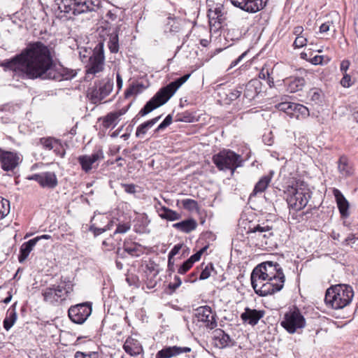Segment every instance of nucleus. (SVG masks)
<instances>
[{"label": "nucleus", "instance_id": "1", "mask_svg": "<svg viewBox=\"0 0 358 358\" xmlns=\"http://www.w3.org/2000/svg\"><path fill=\"white\" fill-rule=\"evenodd\" d=\"M2 66L22 79L62 80L75 76L72 70L65 73L55 70L49 48L41 41L29 43L20 53L4 60Z\"/></svg>", "mask_w": 358, "mask_h": 358}, {"label": "nucleus", "instance_id": "2", "mask_svg": "<svg viewBox=\"0 0 358 358\" xmlns=\"http://www.w3.org/2000/svg\"><path fill=\"white\" fill-rule=\"evenodd\" d=\"M269 278L272 280L278 281L275 285H267L263 288L264 292L267 293L273 290H281L285 282V275L282 266L276 262L266 261L258 264L252 270L250 280L258 282H264V280Z\"/></svg>", "mask_w": 358, "mask_h": 358}, {"label": "nucleus", "instance_id": "3", "mask_svg": "<svg viewBox=\"0 0 358 358\" xmlns=\"http://www.w3.org/2000/svg\"><path fill=\"white\" fill-rule=\"evenodd\" d=\"M189 76L190 74H185L159 89L132 119L131 122L135 124L139 117H143L166 103L175 94L177 90L188 80Z\"/></svg>", "mask_w": 358, "mask_h": 358}, {"label": "nucleus", "instance_id": "4", "mask_svg": "<svg viewBox=\"0 0 358 358\" xmlns=\"http://www.w3.org/2000/svg\"><path fill=\"white\" fill-rule=\"evenodd\" d=\"M354 296L352 287L346 284L331 286L325 293L324 302L328 307L335 310L348 306Z\"/></svg>", "mask_w": 358, "mask_h": 358}, {"label": "nucleus", "instance_id": "5", "mask_svg": "<svg viewBox=\"0 0 358 358\" xmlns=\"http://www.w3.org/2000/svg\"><path fill=\"white\" fill-rule=\"evenodd\" d=\"M286 201L289 208L299 211L304 208L311 197L312 192L303 184L296 182L288 185L284 191Z\"/></svg>", "mask_w": 358, "mask_h": 358}, {"label": "nucleus", "instance_id": "6", "mask_svg": "<svg viewBox=\"0 0 358 358\" xmlns=\"http://www.w3.org/2000/svg\"><path fill=\"white\" fill-rule=\"evenodd\" d=\"M213 162L220 171H231L233 175L236 169L243 166L241 155L229 149H223L213 156Z\"/></svg>", "mask_w": 358, "mask_h": 358}, {"label": "nucleus", "instance_id": "7", "mask_svg": "<svg viewBox=\"0 0 358 358\" xmlns=\"http://www.w3.org/2000/svg\"><path fill=\"white\" fill-rule=\"evenodd\" d=\"M73 284L52 285L44 288L41 294L43 301L50 305L57 306L62 304L73 292Z\"/></svg>", "mask_w": 358, "mask_h": 358}, {"label": "nucleus", "instance_id": "8", "mask_svg": "<svg viewBox=\"0 0 358 358\" xmlns=\"http://www.w3.org/2000/svg\"><path fill=\"white\" fill-rule=\"evenodd\" d=\"M99 3V0H65L59 8L64 13L78 15L94 10Z\"/></svg>", "mask_w": 358, "mask_h": 358}, {"label": "nucleus", "instance_id": "9", "mask_svg": "<svg viewBox=\"0 0 358 358\" xmlns=\"http://www.w3.org/2000/svg\"><path fill=\"white\" fill-rule=\"evenodd\" d=\"M280 324L288 333L294 334L306 326V320L299 308L294 306L285 314Z\"/></svg>", "mask_w": 358, "mask_h": 358}, {"label": "nucleus", "instance_id": "10", "mask_svg": "<svg viewBox=\"0 0 358 358\" xmlns=\"http://www.w3.org/2000/svg\"><path fill=\"white\" fill-rule=\"evenodd\" d=\"M113 87V78H104L94 83V86L90 89L87 97L94 104L100 103L111 92Z\"/></svg>", "mask_w": 358, "mask_h": 358}, {"label": "nucleus", "instance_id": "11", "mask_svg": "<svg viewBox=\"0 0 358 358\" xmlns=\"http://www.w3.org/2000/svg\"><path fill=\"white\" fill-rule=\"evenodd\" d=\"M104 54L102 43L97 44L94 50L93 54L90 57L85 66L86 77L92 78L96 73L103 71L104 69Z\"/></svg>", "mask_w": 358, "mask_h": 358}, {"label": "nucleus", "instance_id": "12", "mask_svg": "<svg viewBox=\"0 0 358 358\" xmlns=\"http://www.w3.org/2000/svg\"><path fill=\"white\" fill-rule=\"evenodd\" d=\"M92 310V303L86 301L71 306L68 310V315L73 322L81 324L90 317Z\"/></svg>", "mask_w": 358, "mask_h": 358}, {"label": "nucleus", "instance_id": "13", "mask_svg": "<svg viewBox=\"0 0 358 358\" xmlns=\"http://www.w3.org/2000/svg\"><path fill=\"white\" fill-rule=\"evenodd\" d=\"M22 162V155L17 151L5 150L0 148V166L4 171H13Z\"/></svg>", "mask_w": 358, "mask_h": 358}, {"label": "nucleus", "instance_id": "14", "mask_svg": "<svg viewBox=\"0 0 358 358\" xmlns=\"http://www.w3.org/2000/svg\"><path fill=\"white\" fill-rule=\"evenodd\" d=\"M104 158L102 150L99 149L94 152L92 155H83L78 157V162L81 166V169L85 173H89L93 169H97L99 166L98 161Z\"/></svg>", "mask_w": 358, "mask_h": 358}, {"label": "nucleus", "instance_id": "15", "mask_svg": "<svg viewBox=\"0 0 358 358\" xmlns=\"http://www.w3.org/2000/svg\"><path fill=\"white\" fill-rule=\"evenodd\" d=\"M195 316L207 329H213L217 325L216 313H213L208 306H200L195 309Z\"/></svg>", "mask_w": 358, "mask_h": 358}, {"label": "nucleus", "instance_id": "16", "mask_svg": "<svg viewBox=\"0 0 358 358\" xmlns=\"http://www.w3.org/2000/svg\"><path fill=\"white\" fill-rule=\"evenodd\" d=\"M243 86V105L249 104L262 92V83L259 79H252Z\"/></svg>", "mask_w": 358, "mask_h": 358}, {"label": "nucleus", "instance_id": "17", "mask_svg": "<svg viewBox=\"0 0 358 358\" xmlns=\"http://www.w3.org/2000/svg\"><path fill=\"white\" fill-rule=\"evenodd\" d=\"M236 7L248 13H256L263 9L268 0H230Z\"/></svg>", "mask_w": 358, "mask_h": 358}, {"label": "nucleus", "instance_id": "18", "mask_svg": "<svg viewBox=\"0 0 358 358\" xmlns=\"http://www.w3.org/2000/svg\"><path fill=\"white\" fill-rule=\"evenodd\" d=\"M28 178L36 181L43 188L54 189L58 185L57 178L54 172L47 171L36 173Z\"/></svg>", "mask_w": 358, "mask_h": 358}, {"label": "nucleus", "instance_id": "19", "mask_svg": "<svg viewBox=\"0 0 358 358\" xmlns=\"http://www.w3.org/2000/svg\"><path fill=\"white\" fill-rule=\"evenodd\" d=\"M264 310L252 309L246 307L244 312L241 314V319L244 323L255 326L258 323L259 320L264 317Z\"/></svg>", "mask_w": 358, "mask_h": 358}, {"label": "nucleus", "instance_id": "20", "mask_svg": "<svg viewBox=\"0 0 358 358\" xmlns=\"http://www.w3.org/2000/svg\"><path fill=\"white\" fill-rule=\"evenodd\" d=\"M191 348L189 347H178V346H169L162 348L156 354V358H171L182 353H187L191 352Z\"/></svg>", "mask_w": 358, "mask_h": 358}, {"label": "nucleus", "instance_id": "21", "mask_svg": "<svg viewBox=\"0 0 358 358\" xmlns=\"http://www.w3.org/2000/svg\"><path fill=\"white\" fill-rule=\"evenodd\" d=\"M213 340L215 346L219 348L234 346L235 342L222 329H217L214 331Z\"/></svg>", "mask_w": 358, "mask_h": 358}, {"label": "nucleus", "instance_id": "22", "mask_svg": "<svg viewBox=\"0 0 358 358\" xmlns=\"http://www.w3.org/2000/svg\"><path fill=\"white\" fill-rule=\"evenodd\" d=\"M123 349L126 353L131 357H136L143 353V348L141 343L136 338L129 336L124 345Z\"/></svg>", "mask_w": 358, "mask_h": 358}, {"label": "nucleus", "instance_id": "23", "mask_svg": "<svg viewBox=\"0 0 358 358\" xmlns=\"http://www.w3.org/2000/svg\"><path fill=\"white\" fill-rule=\"evenodd\" d=\"M273 176V172L270 171L267 175L262 176L257 182L255 184L252 192L249 196V199L257 196L266 191Z\"/></svg>", "mask_w": 358, "mask_h": 358}, {"label": "nucleus", "instance_id": "24", "mask_svg": "<svg viewBox=\"0 0 358 358\" xmlns=\"http://www.w3.org/2000/svg\"><path fill=\"white\" fill-rule=\"evenodd\" d=\"M334 196H335L338 208L342 218H347L349 213L350 204L343 194L340 190L334 188L333 190Z\"/></svg>", "mask_w": 358, "mask_h": 358}, {"label": "nucleus", "instance_id": "25", "mask_svg": "<svg viewBox=\"0 0 358 358\" xmlns=\"http://www.w3.org/2000/svg\"><path fill=\"white\" fill-rule=\"evenodd\" d=\"M123 248L127 255L131 257H139L145 253V247L138 243L125 239L123 242Z\"/></svg>", "mask_w": 358, "mask_h": 358}, {"label": "nucleus", "instance_id": "26", "mask_svg": "<svg viewBox=\"0 0 358 358\" xmlns=\"http://www.w3.org/2000/svg\"><path fill=\"white\" fill-rule=\"evenodd\" d=\"M155 207L159 216L163 220L168 221H175L181 218V215L180 213L164 206H162L159 201H157V203Z\"/></svg>", "mask_w": 358, "mask_h": 358}, {"label": "nucleus", "instance_id": "27", "mask_svg": "<svg viewBox=\"0 0 358 358\" xmlns=\"http://www.w3.org/2000/svg\"><path fill=\"white\" fill-rule=\"evenodd\" d=\"M271 280H273V278L271 279L268 278V279L264 280V282H255V281H251V284H252V288L255 290V292L260 296H266L268 295L273 294L278 292H280V290H273V291L270 292L269 293L266 292L267 290H266V292H264L263 288L264 287H266V285H269L271 286L273 285H275L276 283H279L278 281Z\"/></svg>", "mask_w": 358, "mask_h": 358}, {"label": "nucleus", "instance_id": "28", "mask_svg": "<svg viewBox=\"0 0 358 358\" xmlns=\"http://www.w3.org/2000/svg\"><path fill=\"white\" fill-rule=\"evenodd\" d=\"M284 83L287 86V90L290 93H294L303 89L306 81L302 77H291L284 80Z\"/></svg>", "mask_w": 358, "mask_h": 358}, {"label": "nucleus", "instance_id": "29", "mask_svg": "<svg viewBox=\"0 0 358 358\" xmlns=\"http://www.w3.org/2000/svg\"><path fill=\"white\" fill-rule=\"evenodd\" d=\"M271 230L272 227H269L268 224H265L264 223L262 224H258L252 227H249L248 234H258L259 238H268L273 235Z\"/></svg>", "mask_w": 358, "mask_h": 358}, {"label": "nucleus", "instance_id": "30", "mask_svg": "<svg viewBox=\"0 0 358 358\" xmlns=\"http://www.w3.org/2000/svg\"><path fill=\"white\" fill-rule=\"evenodd\" d=\"M37 243V238H32L22 243L20 248V254L18 255V261L22 263L29 256L34 247Z\"/></svg>", "mask_w": 358, "mask_h": 358}, {"label": "nucleus", "instance_id": "31", "mask_svg": "<svg viewBox=\"0 0 358 358\" xmlns=\"http://www.w3.org/2000/svg\"><path fill=\"white\" fill-rule=\"evenodd\" d=\"M243 86L238 85L234 89L229 90L227 92L225 93V98L224 99V101L226 104H231L234 101H237L238 102H242L241 95L243 93Z\"/></svg>", "mask_w": 358, "mask_h": 358}, {"label": "nucleus", "instance_id": "32", "mask_svg": "<svg viewBox=\"0 0 358 358\" xmlns=\"http://www.w3.org/2000/svg\"><path fill=\"white\" fill-rule=\"evenodd\" d=\"M338 169L339 173L345 177L350 176L353 173L352 166L350 164L348 158L345 155L340 157L338 161Z\"/></svg>", "mask_w": 358, "mask_h": 358}, {"label": "nucleus", "instance_id": "33", "mask_svg": "<svg viewBox=\"0 0 358 358\" xmlns=\"http://www.w3.org/2000/svg\"><path fill=\"white\" fill-rule=\"evenodd\" d=\"M197 227V223L194 219H187L173 224V227L185 233L194 231Z\"/></svg>", "mask_w": 358, "mask_h": 358}, {"label": "nucleus", "instance_id": "34", "mask_svg": "<svg viewBox=\"0 0 358 358\" xmlns=\"http://www.w3.org/2000/svg\"><path fill=\"white\" fill-rule=\"evenodd\" d=\"M16 304L13 303L7 310L6 317L3 320V328L8 331L17 320Z\"/></svg>", "mask_w": 358, "mask_h": 358}, {"label": "nucleus", "instance_id": "35", "mask_svg": "<svg viewBox=\"0 0 358 358\" xmlns=\"http://www.w3.org/2000/svg\"><path fill=\"white\" fill-rule=\"evenodd\" d=\"M161 118V115L152 118L150 120H148L142 124H141L137 128L136 131V136L137 138H142L147 133L148 130L152 127Z\"/></svg>", "mask_w": 358, "mask_h": 358}, {"label": "nucleus", "instance_id": "36", "mask_svg": "<svg viewBox=\"0 0 358 358\" xmlns=\"http://www.w3.org/2000/svg\"><path fill=\"white\" fill-rule=\"evenodd\" d=\"M99 121L101 122V126L104 129H108L110 127L114 128L119 122L117 116H115L113 112L108 113L103 117H99Z\"/></svg>", "mask_w": 358, "mask_h": 358}, {"label": "nucleus", "instance_id": "37", "mask_svg": "<svg viewBox=\"0 0 358 358\" xmlns=\"http://www.w3.org/2000/svg\"><path fill=\"white\" fill-rule=\"evenodd\" d=\"M293 114L292 117L296 119L304 118L309 115V110L307 107L300 103H293Z\"/></svg>", "mask_w": 358, "mask_h": 358}, {"label": "nucleus", "instance_id": "38", "mask_svg": "<svg viewBox=\"0 0 358 358\" xmlns=\"http://www.w3.org/2000/svg\"><path fill=\"white\" fill-rule=\"evenodd\" d=\"M195 120L194 113L189 111H184L178 113L176 115V122H193Z\"/></svg>", "mask_w": 358, "mask_h": 358}, {"label": "nucleus", "instance_id": "39", "mask_svg": "<svg viewBox=\"0 0 358 358\" xmlns=\"http://www.w3.org/2000/svg\"><path fill=\"white\" fill-rule=\"evenodd\" d=\"M1 115L0 119L3 124H10L15 122V118L13 116V114L7 110V107H4L3 109L0 110Z\"/></svg>", "mask_w": 358, "mask_h": 358}, {"label": "nucleus", "instance_id": "40", "mask_svg": "<svg viewBox=\"0 0 358 358\" xmlns=\"http://www.w3.org/2000/svg\"><path fill=\"white\" fill-rule=\"evenodd\" d=\"M10 212V202L0 196V220L4 218Z\"/></svg>", "mask_w": 358, "mask_h": 358}, {"label": "nucleus", "instance_id": "41", "mask_svg": "<svg viewBox=\"0 0 358 358\" xmlns=\"http://www.w3.org/2000/svg\"><path fill=\"white\" fill-rule=\"evenodd\" d=\"M108 48L113 53H116L119 50L118 35L116 32L110 34V41L108 42Z\"/></svg>", "mask_w": 358, "mask_h": 358}, {"label": "nucleus", "instance_id": "42", "mask_svg": "<svg viewBox=\"0 0 358 358\" xmlns=\"http://www.w3.org/2000/svg\"><path fill=\"white\" fill-rule=\"evenodd\" d=\"M293 103L292 102H281V103H279L276 107L277 108L280 110V111H282L284 113H285L286 114H287L290 117H292V114H293Z\"/></svg>", "mask_w": 358, "mask_h": 358}, {"label": "nucleus", "instance_id": "43", "mask_svg": "<svg viewBox=\"0 0 358 358\" xmlns=\"http://www.w3.org/2000/svg\"><path fill=\"white\" fill-rule=\"evenodd\" d=\"M58 140L52 137L41 138L39 141L43 145V148L47 150H53L54 147L57 146L56 143Z\"/></svg>", "mask_w": 358, "mask_h": 358}, {"label": "nucleus", "instance_id": "44", "mask_svg": "<svg viewBox=\"0 0 358 358\" xmlns=\"http://www.w3.org/2000/svg\"><path fill=\"white\" fill-rule=\"evenodd\" d=\"M203 263L201 265L202 271L199 275V280H206L211 275V272L214 271L213 264L212 263H208L204 268H203Z\"/></svg>", "mask_w": 358, "mask_h": 358}, {"label": "nucleus", "instance_id": "45", "mask_svg": "<svg viewBox=\"0 0 358 358\" xmlns=\"http://www.w3.org/2000/svg\"><path fill=\"white\" fill-rule=\"evenodd\" d=\"M182 204L185 209L192 211L199 208V205L196 201L191 199H185L182 200Z\"/></svg>", "mask_w": 358, "mask_h": 358}, {"label": "nucleus", "instance_id": "46", "mask_svg": "<svg viewBox=\"0 0 358 358\" xmlns=\"http://www.w3.org/2000/svg\"><path fill=\"white\" fill-rule=\"evenodd\" d=\"M113 225V221H108V223L104 227H96L94 224H92L90 227V231H92L95 236H99L104 231L110 229Z\"/></svg>", "mask_w": 358, "mask_h": 358}, {"label": "nucleus", "instance_id": "47", "mask_svg": "<svg viewBox=\"0 0 358 358\" xmlns=\"http://www.w3.org/2000/svg\"><path fill=\"white\" fill-rule=\"evenodd\" d=\"M200 27L206 30L209 29V32L210 33V34H217L218 36H220V32L223 29V26L222 25V24H208V26L206 27L203 26H201Z\"/></svg>", "mask_w": 358, "mask_h": 358}, {"label": "nucleus", "instance_id": "48", "mask_svg": "<svg viewBox=\"0 0 358 358\" xmlns=\"http://www.w3.org/2000/svg\"><path fill=\"white\" fill-rule=\"evenodd\" d=\"M173 118L171 115H168L162 123L154 130V134H157L162 130L165 129L172 122Z\"/></svg>", "mask_w": 358, "mask_h": 358}, {"label": "nucleus", "instance_id": "49", "mask_svg": "<svg viewBox=\"0 0 358 358\" xmlns=\"http://www.w3.org/2000/svg\"><path fill=\"white\" fill-rule=\"evenodd\" d=\"M141 87L139 85H130L125 91L124 96L126 98H129L132 95L137 94L141 92Z\"/></svg>", "mask_w": 358, "mask_h": 358}, {"label": "nucleus", "instance_id": "50", "mask_svg": "<svg viewBox=\"0 0 358 358\" xmlns=\"http://www.w3.org/2000/svg\"><path fill=\"white\" fill-rule=\"evenodd\" d=\"M273 68H271L268 65L265 64L259 73V78L265 80L269 75L273 73Z\"/></svg>", "mask_w": 358, "mask_h": 358}, {"label": "nucleus", "instance_id": "51", "mask_svg": "<svg viewBox=\"0 0 358 358\" xmlns=\"http://www.w3.org/2000/svg\"><path fill=\"white\" fill-rule=\"evenodd\" d=\"M208 248V245H206L203 247L201 249H200L198 252H196L195 254L192 255L188 260L190 261V262L194 264V262L199 261L201 257V255L207 250Z\"/></svg>", "mask_w": 358, "mask_h": 358}, {"label": "nucleus", "instance_id": "52", "mask_svg": "<svg viewBox=\"0 0 358 358\" xmlns=\"http://www.w3.org/2000/svg\"><path fill=\"white\" fill-rule=\"evenodd\" d=\"M310 100L316 103L321 101V91L318 89H312L309 92Z\"/></svg>", "mask_w": 358, "mask_h": 358}, {"label": "nucleus", "instance_id": "53", "mask_svg": "<svg viewBox=\"0 0 358 358\" xmlns=\"http://www.w3.org/2000/svg\"><path fill=\"white\" fill-rule=\"evenodd\" d=\"M193 266V264L187 259L181 265L179 266L178 268V273L180 274H185Z\"/></svg>", "mask_w": 358, "mask_h": 358}, {"label": "nucleus", "instance_id": "54", "mask_svg": "<svg viewBox=\"0 0 358 358\" xmlns=\"http://www.w3.org/2000/svg\"><path fill=\"white\" fill-rule=\"evenodd\" d=\"M307 43V38L303 35L296 36L294 43L293 46L294 48H300L305 46Z\"/></svg>", "mask_w": 358, "mask_h": 358}, {"label": "nucleus", "instance_id": "55", "mask_svg": "<svg viewBox=\"0 0 358 358\" xmlns=\"http://www.w3.org/2000/svg\"><path fill=\"white\" fill-rule=\"evenodd\" d=\"M131 228V224L129 222L118 224L114 234H124Z\"/></svg>", "mask_w": 358, "mask_h": 358}, {"label": "nucleus", "instance_id": "56", "mask_svg": "<svg viewBox=\"0 0 358 358\" xmlns=\"http://www.w3.org/2000/svg\"><path fill=\"white\" fill-rule=\"evenodd\" d=\"M340 83L344 87H349L353 84L351 76L348 73H343V76L341 80Z\"/></svg>", "mask_w": 358, "mask_h": 358}, {"label": "nucleus", "instance_id": "57", "mask_svg": "<svg viewBox=\"0 0 358 358\" xmlns=\"http://www.w3.org/2000/svg\"><path fill=\"white\" fill-rule=\"evenodd\" d=\"M56 145L57 146L54 147L53 148L54 152L57 155L60 156L61 157H64L65 155V150L63 148L62 143L59 140L57 141Z\"/></svg>", "mask_w": 358, "mask_h": 358}, {"label": "nucleus", "instance_id": "58", "mask_svg": "<svg viewBox=\"0 0 358 358\" xmlns=\"http://www.w3.org/2000/svg\"><path fill=\"white\" fill-rule=\"evenodd\" d=\"M183 244L179 243L177 245H175L172 250L169 252L168 257L171 258H173L174 256L178 255L181 250Z\"/></svg>", "mask_w": 358, "mask_h": 358}, {"label": "nucleus", "instance_id": "59", "mask_svg": "<svg viewBox=\"0 0 358 358\" xmlns=\"http://www.w3.org/2000/svg\"><path fill=\"white\" fill-rule=\"evenodd\" d=\"M199 272V268L197 267L192 273H190L187 277L185 281L189 282H194L197 279V275Z\"/></svg>", "mask_w": 358, "mask_h": 358}, {"label": "nucleus", "instance_id": "60", "mask_svg": "<svg viewBox=\"0 0 358 358\" xmlns=\"http://www.w3.org/2000/svg\"><path fill=\"white\" fill-rule=\"evenodd\" d=\"M215 10L216 11V15H219L218 21H215V22H222L223 21L226 20L225 15L222 11V8L221 6L216 7L215 8Z\"/></svg>", "mask_w": 358, "mask_h": 358}, {"label": "nucleus", "instance_id": "61", "mask_svg": "<svg viewBox=\"0 0 358 358\" xmlns=\"http://www.w3.org/2000/svg\"><path fill=\"white\" fill-rule=\"evenodd\" d=\"M124 190L129 194H134L136 192V185L134 184H122Z\"/></svg>", "mask_w": 358, "mask_h": 358}, {"label": "nucleus", "instance_id": "62", "mask_svg": "<svg viewBox=\"0 0 358 358\" xmlns=\"http://www.w3.org/2000/svg\"><path fill=\"white\" fill-rule=\"evenodd\" d=\"M247 53H248V51H245L237 59L232 61L231 63L230 64L228 69H231L235 67L236 65H238V64L246 56Z\"/></svg>", "mask_w": 358, "mask_h": 358}, {"label": "nucleus", "instance_id": "63", "mask_svg": "<svg viewBox=\"0 0 358 358\" xmlns=\"http://www.w3.org/2000/svg\"><path fill=\"white\" fill-rule=\"evenodd\" d=\"M178 287V284H175V282H170L167 287L165 289V292L168 294H171L173 293Z\"/></svg>", "mask_w": 358, "mask_h": 358}, {"label": "nucleus", "instance_id": "64", "mask_svg": "<svg viewBox=\"0 0 358 358\" xmlns=\"http://www.w3.org/2000/svg\"><path fill=\"white\" fill-rule=\"evenodd\" d=\"M323 55H315L313 58L310 59L309 61L311 64L317 65V64H322L323 59H324Z\"/></svg>", "mask_w": 358, "mask_h": 358}]
</instances>
